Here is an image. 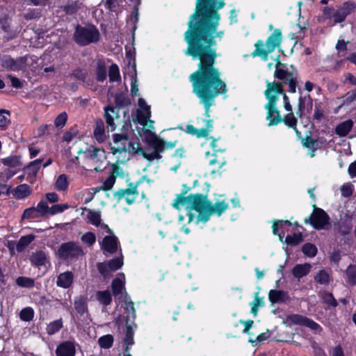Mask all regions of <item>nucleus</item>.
<instances>
[{
    "label": "nucleus",
    "instance_id": "nucleus-8",
    "mask_svg": "<svg viewBox=\"0 0 356 356\" xmlns=\"http://www.w3.org/2000/svg\"><path fill=\"white\" fill-rule=\"evenodd\" d=\"M188 206L199 213L197 216V223L202 222V216L207 213L209 206V200L206 195L200 193L190 194L188 195Z\"/></svg>",
    "mask_w": 356,
    "mask_h": 356
},
{
    "label": "nucleus",
    "instance_id": "nucleus-30",
    "mask_svg": "<svg viewBox=\"0 0 356 356\" xmlns=\"http://www.w3.org/2000/svg\"><path fill=\"white\" fill-rule=\"evenodd\" d=\"M31 262L36 266H43L45 264L47 257L44 252L38 251L33 253L30 257Z\"/></svg>",
    "mask_w": 356,
    "mask_h": 356
},
{
    "label": "nucleus",
    "instance_id": "nucleus-5",
    "mask_svg": "<svg viewBox=\"0 0 356 356\" xmlns=\"http://www.w3.org/2000/svg\"><path fill=\"white\" fill-rule=\"evenodd\" d=\"M148 143L149 146H151L154 149V151L150 153L144 152L143 155L145 159L151 161L155 159L158 160L161 159V154L165 149H173L176 146L177 141L174 140L170 142H165L161 138L154 135L149 140Z\"/></svg>",
    "mask_w": 356,
    "mask_h": 356
},
{
    "label": "nucleus",
    "instance_id": "nucleus-29",
    "mask_svg": "<svg viewBox=\"0 0 356 356\" xmlns=\"http://www.w3.org/2000/svg\"><path fill=\"white\" fill-rule=\"evenodd\" d=\"M113 293L115 298H121L123 296L124 283L120 278H115L112 282Z\"/></svg>",
    "mask_w": 356,
    "mask_h": 356
},
{
    "label": "nucleus",
    "instance_id": "nucleus-32",
    "mask_svg": "<svg viewBox=\"0 0 356 356\" xmlns=\"http://www.w3.org/2000/svg\"><path fill=\"white\" fill-rule=\"evenodd\" d=\"M74 309L80 314L83 315L87 312L86 300L82 296H77L74 301Z\"/></svg>",
    "mask_w": 356,
    "mask_h": 356
},
{
    "label": "nucleus",
    "instance_id": "nucleus-58",
    "mask_svg": "<svg viewBox=\"0 0 356 356\" xmlns=\"http://www.w3.org/2000/svg\"><path fill=\"white\" fill-rule=\"evenodd\" d=\"M80 5H81V3H79L78 1H75L71 4H69V5L65 6H61V8L67 14L72 15V14L75 13L80 8Z\"/></svg>",
    "mask_w": 356,
    "mask_h": 356
},
{
    "label": "nucleus",
    "instance_id": "nucleus-56",
    "mask_svg": "<svg viewBox=\"0 0 356 356\" xmlns=\"http://www.w3.org/2000/svg\"><path fill=\"white\" fill-rule=\"evenodd\" d=\"M81 240L88 246H92L95 243L96 236L94 233L88 232L81 236Z\"/></svg>",
    "mask_w": 356,
    "mask_h": 356
},
{
    "label": "nucleus",
    "instance_id": "nucleus-55",
    "mask_svg": "<svg viewBox=\"0 0 356 356\" xmlns=\"http://www.w3.org/2000/svg\"><path fill=\"white\" fill-rule=\"evenodd\" d=\"M302 241V235L301 233L294 234L293 236L288 235L285 238V242L289 245H298Z\"/></svg>",
    "mask_w": 356,
    "mask_h": 356
},
{
    "label": "nucleus",
    "instance_id": "nucleus-21",
    "mask_svg": "<svg viewBox=\"0 0 356 356\" xmlns=\"http://www.w3.org/2000/svg\"><path fill=\"white\" fill-rule=\"evenodd\" d=\"M105 114L104 118L106 119L108 127H111V130L113 131L115 128L114 123V118H119L118 111L112 106H106L104 108Z\"/></svg>",
    "mask_w": 356,
    "mask_h": 356
},
{
    "label": "nucleus",
    "instance_id": "nucleus-52",
    "mask_svg": "<svg viewBox=\"0 0 356 356\" xmlns=\"http://www.w3.org/2000/svg\"><path fill=\"white\" fill-rule=\"evenodd\" d=\"M68 186L67 176L62 174L58 176L56 181V188L58 191H65Z\"/></svg>",
    "mask_w": 356,
    "mask_h": 356
},
{
    "label": "nucleus",
    "instance_id": "nucleus-12",
    "mask_svg": "<svg viewBox=\"0 0 356 356\" xmlns=\"http://www.w3.org/2000/svg\"><path fill=\"white\" fill-rule=\"evenodd\" d=\"M128 188L120 189L113 193V197L118 202L125 200L128 204H131L135 202L138 196L137 184H130Z\"/></svg>",
    "mask_w": 356,
    "mask_h": 356
},
{
    "label": "nucleus",
    "instance_id": "nucleus-48",
    "mask_svg": "<svg viewBox=\"0 0 356 356\" xmlns=\"http://www.w3.org/2000/svg\"><path fill=\"white\" fill-rule=\"evenodd\" d=\"M34 283L33 279L27 277H19L16 280V284L21 287L32 288Z\"/></svg>",
    "mask_w": 356,
    "mask_h": 356
},
{
    "label": "nucleus",
    "instance_id": "nucleus-6",
    "mask_svg": "<svg viewBox=\"0 0 356 356\" xmlns=\"http://www.w3.org/2000/svg\"><path fill=\"white\" fill-rule=\"evenodd\" d=\"M138 145L131 143L128 136L124 134H115L113 135V143H111V150L113 154H126L131 152H136Z\"/></svg>",
    "mask_w": 356,
    "mask_h": 356
},
{
    "label": "nucleus",
    "instance_id": "nucleus-23",
    "mask_svg": "<svg viewBox=\"0 0 356 356\" xmlns=\"http://www.w3.org/2000/svg\"><path fill=\"white\" fill-rule=\"evenodd\" d=\"M311 268L312 266L307 263L297 264L293 268L292 274L296 278L300 280L306 276L309 273Z\"/></svg>",
    "mask_w": 356,
    "mask_h": 356
},
{
    "label": "nucleus",
    "instance_id": "nucleus-50",
    "mask_svg": "<svg viewBox=\"0 0 356 356\" xmlns=\"http://www.w3.org/2000/svg\"><path fill=\"white\" fill-rule=\"evenodd\" d=\"M302 250L305 255L309 257H314L316 254L317 248L315 245L307 243L302 246Z\"/></svg>",
    "mask_w": 356,
    "mask_h": 356
},
{
    "label": "nucleus",
    "instance_id": "nucleus-40",
    "mask_svg": "<svg viewBox=\"0 0 356 356\" xmlns=\"http://www.w3.org/2000/svg\"><path fill=\"white\" fill-rule=\"evenodd\" d=\"M63 326L61 318L51 322L47 327V332L49 335H52L58 332Z\"/></svg>",
    "mask_w": 356,
    "mask_h": 356
},
{
    "label": "nucleus",
    "instance_id": "nucleus-1",
    "mask_svg": "<svg viewBox=\"0 0 356 356\" xmlns=\"http://www.w3.org/2000/svg\"><path fill=\"white\" fill-rule=\"evenodd\" d=\"M206 42L204 48H200L197 44L191 43L185 50V54L193 58H198V69L190 75L193 86V92L200 99L205 109V116L209 118L210 107L214 104L216 97L225 94L227 89L226 83L220 78L221 73L215 67L218 56L216 49L211 46L215 44L212 40Z\"/></svg>",
    "mask_w": 356,
    "mask_h": 356
},
{
    "label": "nucleus",
    "instance_id": "nucleus-11",
    "mask_svg": "<svg viewBox=\"0 0 356 356\" xmlns=\"http://www.w3.org/2000/svg\"><path fill=\"white\" fill-rule=\"evenodd\" d=\"M58 254L63 259H72L83 254L81 246L73 241L64 243L58 250Z\"/></svg>",
    "mask_w": 356,
    "mask_h": 356
},
{
    "label": "nucleus",
    "instance_id": "nucleus-57",
    "mask_svg": "<svg viewBox=\"0 0 356 356\" xmlns=\"http://www.w3.org/2000/svg\"><path fill=\"white\" fill-rule=\"evenodd\" d=\"M109 269L111 271H115L122 267L123 265L122 257H115L110 260L108 262Z\"/></svg>",
    "mask_w": 356,
    "mask_h": 356
},
{
    "label": "nucleus",
    "instance_id": "nucleus-19",
    "mask_svg": "<svg viewBox=\"0 0 356 356\" xmlns=\"http://www.w3.org/2000/svg\"><path fill=\"white\" fill-rule=\"evenodd\" d=\"M206 126L202 129H196L191 124H188L186 127V131L193 136H196L197 138L207 137L209 132L213 129V120L207 119L204 120Z\"/></svg>",
    "mask_w": 356,
    "mask_h": 356
},
{
    "label": "nucleus",
    "instance_id": "nucleus-44",
    "mask_svg": "<svg viewBox=\"0 0 356 356\" xmlns=\"http://www.w3.org/2000/svg\"><path fill=\"white\" fill-rule=\"evenodd\" d=\"M314 280L320 284H327L330 282V275L325 270H321L315 275Z\"/></svg>",
    "mask_w": 356,
    "mask_h": 356
},
{
    "label": "nucleus",
    "instance_id": "nucleus-43",
    "mask_svg": "<svg viewBox=\"0 0 356 356\" xmlns=\"http://www.w3.org/2000/svg\"><path fill=\"white\" fill-rule=\"evenodd\" d=\"M70 76L74 78L76 80L82 81L83 83H86L88 72L81 68L74 70L70 74Z\"/></svg>",
    "mask_w": 356,
    "mask_h": 356
},
{
    "label": "nucleus",
    "instance_id": "nucleus-28",
    "mask_svg": "<svg viewBox=\"0 0 356 356\" xmlns=\"http://www.w3.org/2000/svg\"><path fill=\"white\" fill-rule=\"evenodd\" d=\"M94 136L99 142L104 140L106 135L104 131V124L102 120L99 119L96 121L95 128L94 129Z\"/></svg>",
    "mask_w": 356,
    "mask_h": 356
},
{
    "label": "nucleus",
    "instance_id": "nucleus-17",
    "mask_svg": "<svg viewBox=\"0 0 356 356\" xmlns=\"http://www.w3.org/2000/svg\"><path fill=\"white\" fill-rule=\"evenodd\" d=\"M291 321L300 325H305L312 330L315 331L316 333H319L322 331V327L319 324L314 322L313 320L298 314H293L290 317Z\"/></svg>",
    "mask_w": 356,
    "mask_h": 356
},
{
    "label": "nucleus",
    "instance_id": "nucleus-13",
    "mask_svg": "<svg viewBox=\"0 0 356 356\" xmlns=\"http://www.w3.org/2000/svg\"><path fill=\"white\" fill-rule=\"evenodd\" d=\"M355 10L356 3L354 1H348L343 3L336 9L334 24L343 22L348 15L354 13Z\"/></svg>",
    "mask_w": 356,
    "mask_h": 356
},
{
    "label": "nucleus",
    "instance_id": "nucleus-3",
    "mask_svg": "<svg viewBox=\"0 0 356 356\" xmlns=\"http://www.w3.org/2000/svg\"><path fill=\"white\" fill-rule=\"evenodd\" d=\"M286 65L277 61L274 76L282 81L281 83L275 81H266V89L264 92L265 97L268 100L265 105L267 110L266 119L269 120L268 126L277 125L282 122V117L280 111L277 109V103L280 96H283L284 103L289 102L288 96L284 91V85L289 84L290 92H296L297 85V74L289 72L285 69Z\"/></svg>",
    "mask_w": 356,
    "mask_h": 356
},
{
    "label": "nucleus",
    "instance_id": "nucleus-31",
    "mask_svg": "<svg viewBox=\"0 0 356 356\" xmlns=\"http://www.w3.org/2000/svg\"><path fill=\"white\" fill-rule=\"evenodd\" d=\"M35 236L29 234L22 236L16 245V250L18 252H22L26 247L34 240Z\"/></svg>",
    "mask_w": 356,
    "mask_h": 356
},
{
    "label": "nucleus",
    "instance_id": "nucleus-42",
    "mask_svg": "<svg viewBox=\"0 0 356 356\" xmlns=\"http://www.w3.org/2000/svg\"><path fill=\"white\" fill-rule=\"evenodd\" d=\"M282 121H284L289 127L293 128L297 134H300L296 129L297 119L295 118L293 112H289V113L286 115L284 118H282Z\"/></svg>",
    "mask_w": 356,
    "mask_h": 356
},
{
    "label": "nucleus",
    "instance_id": "nucleus-34",
    "mask_svg": "<svg viewBox=\"0 0 356 356\" xmlns=\"http://www.w3.org/2000/svg\"><path fill=\"white\" fill-rule=\"evenodd\" d=\"M42 159H35L33 161H31L26 168L25 170L27 171V173L33 177H35L40 168L41 163H42Z\"/></svg>",
    "mask_w": 356,
    "mask_h": 356
},
{
    "label": "nucleus",
    "instance_id": "nucleus-64",
    "mask_svg": "<svg viewBox=\"0 0 356 356\" xmlns=\"http://www.w3.org/2000/svg\"><path fill=\"white\" fill-rule=\"evenodd\" d=\"M26 56L20 57L15 60L14 71L23 70L26 69Z\"/></svg>",
    "mask_w": 356,
    "mask_h": 356
},
{
    "label": "nucleus",
    "instance_id": "nucleus-14",
    "mask_svg": "<svg viewBox=\"0 0 356 356\" xmlns=\"http://www.w3.org/2000/svg\"><path fill=\"white\" fill-rule=\"evenodd\" d=\"M117 162L112 165V172L111 175L107 177L104 183V188L106 190H110L113 186L117 177L123 178L126 174L123 168L118 165V163H123L124 161L120 160L119 156H117Z\"/></svg>",
    "mask_w": 356,
    "mask_h": 356
},
{
    "label": "nucleus",
    "instance_id": "nucleus-4",
    "mask_svg": "<svg viewBox=\"0 0 356 356\" xmlns=\"http://www.w3.org/2000/svg\"><path fill=\"white\" fill-rule=\"evenodd\" d=\"M282 39V32L280 29H275L268 38L266 44L261 40H258L255 44V49L251 54L252 57L259 56L263 60L266 61L268 54L280 47Z\"/></svg>",
    "mask_w": 356,
    "mask_h": 356
},
{
    "label": "nucleus",
    "instance_id": "nucleus-24",
    "mask_svg": "<svg viewBox=\"0 0 356 356\" xmlns=\"http://www.w3.org/2000/svg\"><path fill=\"white\" fill-rule=\"evenodd\" d=\"M353 121L351 120H346L335 128V133L340 137H344L348 134L353 127Z\"/></svg>",
    "mask_w": 356,
    "mask_h": 356
},
{
    "label": "nucleus",
    "instance_id": "nucleus-35",
    "mask_svg": "<svg viewBox=\"0 0 356 356\" xmlns=\"http://www.w3.org/2000/svg\"><path fill=\"white\" fill-rule=\"evenodd\" d=\"M250 305L251 307V313L257 316L259 308L264 306V298L259 297L258 292L255 293L254 300L250 303Z\"/></svg>",
    "mask_w": 356,
    "mask_h": 356
},
{
    "label": "nucleus",
    "instance_id": "nucleus-18",
    "mask_svg": "<svg viewBox=\"0 0 356 356\" xmlns=\"http://www.w3.org/2000/svg\"><path fill=\"white\" fill-rule=\"evenodd\" d=\"M118 243V239L115 236H106L101 243V248L104 254H112L117 252Z\"/></svg>",
    "mask_w": 356,
    "mask_h": 356
},
{
    "label": "nucleus",
    "instance_id": "nucleus-47",
    "mask_svg": "<svg viewBox=\"0 0 356 356\" xmlns=\"http://www.w3.org/2000/svg\"><path fill=\"white\" fill-rule=\"evenodd\" d=\"M108 76L110 81H118L120 80L119 67L116 64L110 66L108 70Z\"/></svg>",
    "mask_w": 356,
    "mask_h": 356
},
{
    "label": "nucleus",
    "instance_id": "nucleus-36",
    "mask_svg": "<svg viewBox=\"0 0 356 356\" xmlns=\"http://www.w3.org/2000/svg\"><path fill=\"white\" fill-rule=\"evenodd\" d=\"M97 300L104 305H108L111 302V294L109 291H99L96 293Z\"/></svg>",
    "mask_w": 356,
    "mask_h": 356
},
{
    "label": "nucleus",
    "instance_id": "nucleus-63",
    "mask_svg": "<svg viewBox=\"0 0 356 356\" xmlns=\"http://www.w3.org/2000/svg\"><path fill=\"white\" fill-rule=\"evenodd\" d=\"M26 56L20 57L15 60L14 71L23 70L26 69Z\"/></svg>",
    "mask_w": 356,
    "mask_h": 356
},
{
    "label": "nucleus",
    "instance_id": "nucleus-27",
    "mask_svg": "<svg viewBox=\"0 0 356 356\" xmlns=\"http://www.w3.org/2000/svg\"><path fill=\"white\" fill-rule=\"evenodd\" d=\"M12 193L15 197L22 199L29 196L31 193V190L28 184H23L14 188Z\"/></svg>",
    "mask_w": 356,
    "mask_h": 356
},
{
    "label": "nucleus",
    "instance_id": "nucleus-25",
    "mask_svg": "<svg viewBox=\"0 0 356 356\" xmlns=\"http://www.w3.org/2000/svg\"><path fill=\"white\" fill-rule=\"evenodd\" d=\"M268 298L270 302L274 304L284 302L288 299V295L287 293L284 291L272 289L269 291Z\"/></svg>",
    "mask_w": 356,
    "mask_h": 356
},
{
    "label": "nucleus",
    "instance_id": "nucleus-49",
    "mask_svg": "<svg viewBox=\"0 0 356 356\" xmlns=\"http://www.w3.org/2000/svg\"><path fill=\"white\" fill-rule=\"evenodd\" d=\"M124 302H125V309L127 312V323L131 318L134 319L136 318V311H135L134 302L132 301H127V300L125 299Z\"/></svg>",
    "mask_w": 356,
    "mask_h": 356
},
{
    "label": "nucleus",
    "instance_id": "nucleus-39",
    "mask_svg": "<svg viewBox=\"0 0 356 356\" xmlns=\"http://www.w3.org/2000/svg\"><path fill=\"white\" fill-rule=\"evenodd\" d=\"M346 282L351 285H356V266L350 265L345 271Z\"/></svg>",
    "mask_w": 356,
    "mask_h": 356
},
{
    "label": "nucleus",
    "instance_id": "nucleus-54",
    "mask_svg": "<svg viewBox=\"0 0 356 356\" xmlns=\"http://www.w3.org/2000/svg\"><path fill=\"white\" fill-rule=\"evenodd\" d=\"M35 208L40 217L44 216L49 213V207H48L47 202L44 200H40V202Z\"/></svg>",
    "mask_w": 356,
    "mask_h": 356
},
{
    "label": "nucleus",
    "instance_id": "nucleus-10",
    "mask_svg": "<svg viewBox=\"0 0 356 356\" xmlns=\"http://www.w3.org/2000/svg\"><path fill=\"white\" fill-rule=\"evenodd\" d=\"M85 158L95 165L94 170L99 172L103 170L102 165L106 160V152L104 149L90 147L84 152Z\"/></svg>",
    "mask_w": 356,
    "mask_h": 356
},
{
    "label": "nucleus",
    "instance_id": "nucleus-51",
    "mask_svg": "<svg viewBox=\"0 0 356 356\" xmlns=\"http://www.w3.org/2000/svg\"><path fill=\"white\" fill-rule=\"evenodd\" d=\"M1 65L6 70L14 71L15 60L9 56H3L1 58Z\"/></svg>",
    "mask_w": 356,
    "mask_h": 356
},
{
    "label": "nucleus",
    "instance_id": "nucleus-53",
    "mask_svg": "<svg viewBox=\"0 0 356 356\" xmlns=\"http://www.w3.org/2000/svg\"><path fill=\"white\" fill-rule=\"evenodd\" d=\"M34 312L31 307H26L19 313L20 318L24 321H30L33 318Z\"/></svg>",
    "mask_w": 356,
    "mask_h": 356
},
{
    "label": "nucleus",
    "instance_id": "nucleus-62",
    "mask_svg": "<svg viewBox=\"0 0 356 356\" xmlns=\"http://www.w3.org/2000/svg\"><path fill=\"white\" fill-rule=\"evenodd\" d=\"M40 218L35 208L31 207L24 210L22 214V218Z\"/></svg>",
    "mask_w": 356,
    "mask_h": 356
},
{
    "label": "nucleus",
    "instance_id": "nucleus-26",
    "mask_svg": "<svg viewBox=\"0 0 356 356\" xmlns=\"http://www.w3.org/2000/svg\"><path fill=\"white\" fill-rule=\"evenodd\" d=\"M85 212H86V216L88 222L90 224L99 226L101 222V213L100 211H92L90 209H85ZM82 215H85L84 211L81 213Z\"/></svg>",
    "mask_w": 356,
    "mask_h": 356
},
{
    "label": "nucleus",
    "instance_id": "nucleus-46",
    "mask_svg": "<svg viewBox=\"0 0 356 356\" xmlns=\"http://www.w3.org/2000/svg\"><path fill=\"white\" fill-rule=\"evenodd\" d=\"M283 225H291V223L289 220H277L274 222L272 228L273 232L275 235H278L280 241H282L284 234L278 233V229L282 227Z\"/></svg>",
    "mask_w": 356,
    "mask_h": 356
},
{
    "label": "nucleus",
    "instance_id": "nucleus-60",
    "mask_svg": "<svg viewBox=\"0 0 356 356\" xmlns=\"http://www.w3.org/2000/svg\"><path fill=\"white\" fill-rule=\"evenodd\" d=\"M298 111H296V115L301 118L304 115L305 109L306 107V97H303L300 96L298 99Z\"/></svg>",
    "mask_w": 356,
    "mask_h": 356
},
{
    "label": "nucleus",
    "instance_id": "nucleus-22",
    "mask_svg": "<svg viewBox=\"0 0 356 356\" xmlns=\"http://www.w3.org/2000/svg\"><path fill=\"white\" fill-rule=\"evenodd\" d=\"M138 106L140 109L137 111V118H140L141 122L148 119L151 116L150 106L146 104L144 99L140 98L138 99Z\"/></svg>",
    "mask_w": 356,
    "mask_h": 356
},
{
    "label": "nucleus",
    "instance_id": "nucleus-61",
    "mask_svg": "<svg viewBox=\"0 0 356 356\" xmlns=\"http://www.w3.org/2000/svg\"><path fill=\"white\" fill-rule=\"evenodd\" d=\"M96 74L97 81H104L106 78V67L104 65H98Z\"/></svg>",
    "mask_w": 356,
    "mask_h": 356
},
{
    "label": "nucleus",
    "instance_id": "nucleus-33",
    "mask_svg": "<svg viewBox=\"0 0 356 356\" xmlns=\"http://www.w3.org/2000/svg\"><path fill=\"white\" fill-rule=\"evenodd\" d=\"M134 330L129 323H127L126 333L124 339V343L125 344V352H128L130 346L134 344Z\"/></svg>",
    "mask_w": 356,
    "mask_h": 356
},
{
    "label": "nucleus",
    "instance_id": "nucleus-37",
    "mask_svg": "<svg viewBox=\"0 0 356 356\" xmlns=\"http://www.w3.org/2000/svg\"><path fill=\"white\" fill-rule=\"evenodd\" d=\"M1 163L10 168H17L22 165L20 157L18 156H10L7 158L3 159Z\"/></svg>",
    "mask_w": 356,
    "mask_h": 356
},
{
    "label": "nucleus",
    "instance_id": "nucleus-45",
    "mask_svg": "<svg viewBox=\"0 0 356 356\" xmlns=\"http://www.w3.org/2000/svg\"><path fill=\"white\" fill-rule=\"evenodd\" d=\"M121 3L122 0H106L104 5L111 12L118 13L120 10Z\"/></svg>",
    "mask_w": 356,
    "mask_h": 356
},
{
    "label": "nucleus",
    "instance_id": "nucleus-9",
    "mask_svg": "<svg viewBox=\"0 0 356 356\" xmlns=\"http://www.w3.org/2000/svg\"><path fill=\"white\" fill-rule=\"evenodd\" d=\"M330 220L329 216L325 211L314 206L313 212L305 219L304 222L305 224L311 225L314 229L320 230L325 229L330 224Z\"/></svg>",
    "mask_w": 356,
    "mask_h": 356
},
{
    "label": "nucleus",
    "instance_id": "nucleus-20",
    "mask_svg": "<svg viewBox=\"0 0 356 356\" xmlns=\"http://www.w3.org/2000/svg\"><path fill=\"white\" fill-rule=\"evenodd\" d=\"M74 281V275L72 272L67 271L60 273L56 280V285L63 289H67L71 286Z\"/></svg>",
    "mask_w": 356,
    "mask_h": 356
},
{
    "label": "nucleus",
    "instance_id": "nucleus-38",
    "mask_svg": "<svg viewBox=\"0 0 356 356\" xmlns=\"http://www.w3.org/2000/svg\"><path fill=\"white\" fill-rule=\"evenodd\" d=\"M302 143L305 147H307L312 150L310 156L314 157V152L317 149V145H318L317 140L313 139L310 136H307L306 138L302 139Z\"/></svg>",
    "mask_w": 356,
    "mask_h": 356
},
{
    "label": "nucleus",
    "instance_id": "nucleus-15",
    "mask_svg": "<svg viewBox=\"0 0 356 356\" xmlns=\"http://www.w3.org/2000/svg\"><path fill=\"white\" fill-rule=\"evenodd\" d=\"M228 207V203L225 200H218L214 204H212V203L209 202L207 213L202 216V222H207L209 220L210 216L213 214H216L220 216L227 209Z\"/></svg>",
    "mask_w": 356,
    "mask_h": 356
},
{
    "label": "nucleus",
    "instance_id": "nucleus-41",
    "mask_svg": "<svg viewBox=\"0 0 356 356\" xmlns=\"http://www.w3.org/2000/svg\"><path fill=\"white\" fill-rule=\"evenodd\" d=\"M114 339L111 334H106L99 338L98 344L102 348L107 349L113 346Z\"/></svg>",
    "mask_w": 356,
    "mask_h": 356
},
{
    "label": "nucleus",
    "instance_id": "nucleus-59",
    "mask_svg": "<svg viewBox=\"0 0 356 356\" xmlns=\"http://www.w3.org/2000/svg\"><path fill=\"white\" fill-rule=\"evenodd\" d=\"M67 119V115L65 112L60 113L54 120V125L58 128H62L65 126Z\"/></svg>",
    "mask_w": 356,
    "mask_h": 356
},
{
    "label": "nucleus",
    "instance_id": "nucleus-2",
    "mask_svg": "<svg viewBox=\"0 0 356 356\" xmlns=\"http://www.w3.org/2000/svg\"><path fill=\"white\" fill-rule=\"evenodd\" d=\"M225 5V0H197L195 12L191 15L188 22V30L184 33V40L188 47L195 43L200 48L212 40L215 44L211 48L216 49L217 42L222 38L225 31H218L220 15L218 10Z\"/></svg>",
    "mask_w": 356,
    "mask_h": 356
},
{
    "label": "nucleus",
    "instance_id": "nucleus-16",
    "mask_svg": "<svg viewBox=\"0 0 356 356\" xmlns=\"http://www.w3.org/2000/svg\"><path fill=\"white\" fill-rule=\"evenodd\" d=\"M77 343L74 340H67L61 342L56 348V356H75Z\"/></svg>",
    "mask_w": 356,
    "mask_h": 356
},
{
    "label": "nucleus",
    "instance_id": "nucleus-7",
    "mask_svg": "<svg viewBox=\"0 0 356 356\" xmlns=\"http://www.w3.org/2000/svg\"><path fill=\"white\" fill-rule=\"evenodd\" d=\"M74 37L76 43L84 46L97 42L99 39V32L95 26L83 27L78 26Z\"/></svg>",
    "mask_w": 356,
    "mask_h": 356
}]
</instances>
